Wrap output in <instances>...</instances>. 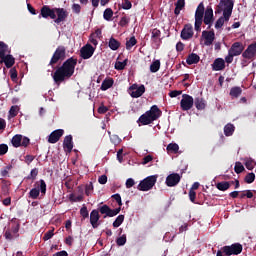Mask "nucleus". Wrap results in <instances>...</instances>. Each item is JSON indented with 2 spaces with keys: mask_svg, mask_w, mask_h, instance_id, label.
Masks as SVG:
<instances>
[{
  "mask_svg": "<svg viewBox=\"0 0 256 256\" xmlns=\"http://www.w3.org/2000/svg\"><path fill=\"white\" fill-rule=\"evenodd\" d=\"M75 67H77V58L70 57L64 61L52 74L54 83L61 85V83L69 81L71 76L75 74Z\"/></svg>",
  "mask_w": 256,
  "mask_h": 256,
  "instance_id": "f257e3e1",
  "label": "nucleus"
},
{
  "mask_svg": "<svg viewBox=\"0 0 256 256\" xmlns=\"http://www.w3.org/2000/svg\"><path fill=\"white\" fill-rule=\"evenodd\" d=\"M194 17V29L197 31V33L201 32V26L203 23L208 25L207 29H211L213 22L215 21V17L213 16V8L211 6H207L205 9V4L203 2H200L197 6Z\"/></svg>",
  "mask_w": 256,
  "mask_h": 256,
  "instance_id": "f03ea898",
  "label": "nucleus"
},
{
  "mask_svg": "<svg viewBox=\"0 0 256 256\" xmlns=\"http://www.w3.org/2000/svg\"><path fill=\"white\" fill-rule=\"evenodd\" d=\"M99 213L104 215V219H107V217H115L121 213V207L111 209L107 204H104L103 206H100L98 210H92L90 213V225H92L93 229H97V227H99V219H101Z\"/></svg>",
  "mask_w": 256,
  "mask_h": 256,
  "instance_id": "7ed1b4c3",
  "label": "nucleus"
},
{
  "mask_svg": "<svg viewBox=\"0 0 256 256\" xmlns=\"http://www.w3.org/2000/svg\"><path fill=\"white\" fill-rule=\"evenodd\" d=\"M40 16L43 19H53L56 25H60L67 19V10L65 8H50L47 5L42 6Z\"/></svg>",
  "mask_w": 256,
  "mask_h": 256,
  "instance_id": "20e7f679",
  "label": "nucleus"
},
{
  "mask_svg": "<svg viewBox=\"0 0 256 256\" xmlns=\"http://www.w3.org/2000/svg\"><path fill=\"white\" fill-rule=\"evenodd\" d=\"M243 253V245L240 243H234L229 246H224L217 251L216 256H231L241 255Z\"/></svg>",
  "mask_w": 256,
  "mask_h": 256,
  "instance_id": "39448f33",
  "label": "nucleus"
},
{
  "mask_svg": "<svg viewBox=\"0 0 256 256\" xmlns=\"http://www.w3.org/2000/svg\"><path fill=\"white\" fill-rule=\"evenodd\" d=\"M36 188H32L29 192V199H38L39 195H45L47 193V183L41 179L35 183ZM38 187V188H37Z\"/></svg>",
  "mask_w": 256,
  "mask_h": 256,
  "instance_id": "423d86ee",
  "label": "nucleus"
},
{
  "mask_svg": "<svg viewBox=\"0 0 256 256\" xmlns=\"http://www.w3.org/2000/svg\"><path fill=\"white\" fill-rule=\"evenodd\" d=\"M155 183H157V175L148 176L140 181L137 189L138 191H151L155 187Z\"/></svg>",
  "mask_w": 256,
  "mask_h": 256,
  "instance_id": "0eeeda50",
  "label": "nucleus"
},
{
  "mask_svg": "<svg viewBox=\"0 0 256 256\" xmlns=\"http://www.w3.org/2000/svg\"><path fill=\"white\" fill-rule=\"evenodd\" d=\"M66 55L67 49L65 46H58L50 59L49 65L53 67V65H57L59 61H65Z\"/></svg>",
  "mask_w": 256,
  "mask_h": 256,
  "instance_id": "6e6552de",
  "label": "nucleus"
},
{
  "mask_svg": "<svg viewBox=\"0 0 256 256\" xmlns=\"http://www.w3.org/2000/svg\"><path fill=\"white\" fill-rule=\"evenodd\" d=\"M129 95L133 98V99H139V97L143 96V93H145V85H138V84H132L129 87Z\"/></svg>",
  "mask_w": 256,
  "mask_h": 256,
  "instance_id": "1a4fd4ad",
  "label": "nucleus"
},
{
  "mask_svg": "<svg viewBox=\"0 0 256 256\" xmlns=\"http://www.w3.org/2000/svg\"><path fill=\"white\" fill-rule=\"evenodd\" d=\"M193 105H194L193 96L188 94H183L182 99L180 101V107L182 111H189L193 109Z\"/></svg>",
  "mask_w": 256,
  "mask_h": 256,
  "instance_id": "9d476101",
  "label": "nucleus"
},
{
  "mask_svg": "<svg viewBox=\"0 0 256 256\" xmlns=\"http://www.w3.org/2000/svg\"><path fill=\"white\" fill-rule=\"evenodd\" d=\"M19 229H21V224L17 223L16 225L12 226L10 230H6L4 233L5 239H7V241H13V239H18Z\"/></svg>",
  "mask_w": 256,
  "mask_h": 256,
  "instance_id": "9b49d317",
  "label": "nucleus"
},
{
  "mask_svg": "<svg viewBox=\"0 0 256 256\" xmlns=\"http://www.w3.org/2000/svg\"><path fill=\"white\" fill-rule=\"evenodd\" d=\"M95 53V47L91 44H86L80 49V57L82 59H91Z\"/></svg>",
  "mask_w": 256,
  "mask_h": 256,
  "instance_id": "f8f14e48",
  "label": "nucleus"
},
{
  "mask_svg": "<svg viewBox=\"0 0 256 256\" xmlns=\"http://www.w3.org/2000/svg\"><path fill=\"white\" fill-rule=\"evenodd\" d=\"M202 39H204V45H206V47H211L213 41H215V30H204L202 32Z\"/></svg>",
  "mask_w": 256,
  "mask_h": 256,
  "instance_id": "ddd939ff",
  "label": "nucleus"
},
{
  "mask_svg": "<svg viewBox=\"0 0 256 256\" xmlns=\"http://www.w3.org/2000/svg\"><path fill=\"white\" fill-rule=\"evenodd\" d=\"M193 25L186 24L181 31L180 37L183 41H189V39H193Z\"/></svg>",
  "mask_w": 256,
  "mask_h": 256,
  "instance_id": "4468645a",
  "label": "nucleus"
},
{
  "mask_svg": "<svg viewBox=\"0 0 256 256\" xmlns=\"http://www.w3.org/2000/svg\"><path fill=\"white\" fill-rule=\"evenodd\" d=\"M223 10V16H221L215 23V29H221L223 25H225V21L228 22L229 19H231V15H233V10H230V14H225L227 13V8H222Z\"/></svg>",
  "mask_w": 256,
  "mask_h": 256,
  "instance_id": "2eb2a0df",
  "label": "nucleus"
},
{
  "mask_svg": "<svg viewBox=\"0 0 256 256\" xmlns=\"http://www.w3.org/2000/svg\"><path fill=\"white\" fill-rule=\"evenodd\" d=\"M180 181H181V175H179L178 173H172L166 177L167 187H175L179 185Z\"/></svg>",
  "mask_w": 256,
  "mask_h": 256,
  "instance_id": "dca6fc26",
  "label": "nucleus"
},
{
  "mask_svg": "<svg viewBox=\"0 0 256 256\" xmlns=\"http://www.w3.org/2000/svg\"><path fill=\"white\" fill-rule=\"evenodd\" d=\"M234 57H239L245 51V46L241 42H234L228 50Z\"/></svg>",
  "mask_w": 256,
  "mask_h": 256,
  "instance_id": "f3484780",
  "label": "nucleus"
},
{
  "mask_svg": "<svg viewBox=\"0 0 256 256\" xmlns=\"http://www.w3.org/2000/svg\"><path fill=\"white\" fill-rule=\"evenodd\" d=\"M146 114L152 119V121H157V119L163 115V112L159 109V106L153 105L150 110L146 111Z\"/></svg>",
  "mask_w": 256,
  "mask_h": 256,
  "instance_id": "a211bd4d",
  "label": "nucleus"
},
{
  "mask_svg": "<svg viewBox=\"0 0 256 256\" xmlns=\"http://www.w3.org/2000/svg\"><path fill=\"white\" fill-rule=\"evenodd\" d=\"M244 59H253L256 57V42L250 44L247 49L242 53Z\"/></svg>",
  "mask_w": 256,
  "mask_h": 256,
  "instance_id": "6ab92c4d",
  "label": "nucleus"
},
{
  "mask_svg": "<svg viewBox=\"0 0 256 256\" xmlns=\"http://www.w3.org/2000/svg\"><path fill=\"white\" fill-rule=\"evenodd\" d=\"M65 135V130L63 129H57L51 132V134L48 137V143L55 144L61 139V136Z\"/></svg>",
  "mask_w": 256,
  "mask_h": 256,
  "instance_id": "aec40b11",
  "label": "nucleus"
},
{
  "mask_svg": "<svg viewBox=\"0 0 256 256\" xmlns=\"http://www.w3.org/2000/svg\"><path fill=\"white\" fill-rule=\"evenodd\" d=\"M235 3L233 0H220V3L218 5L219 9H226L225 15L229 16L231 11H233V6Z\"/></svg>",
  "mask_w": 256,
  "mask_h": 256,
  "instance_id": "412c9836",
  "label": "nucleus"
},
{
  "mask_svg": "<svg viewBox=\"0 0 256 256\" xmlns=\"http://www.w3.org/2000/svg\"><path fill=\"white\" fill-rule=\"evenodd\" d=\"M0 59H2L1 63H4L7 69H11V67L15 65V57H13V55L11 54H8V55L4 54V57H0Z\"/></svg>",
  "mask_w": 256,
  "mask_h": 256,
  "instance_id": "4be33fe9",
  "label": "nucleus"
},
{
  "mask_svg": "<svg viewBox=\"0 0 256 256\" xmlns=\"http://www.w3.org/2000/svg\"><path fill=\"white\" fill-rule=\"evenodd\" d=\"M63 147L67 153H71L73 151V136L72 135H68L64 138Z\"/></svg>",
  "mask_w": 256,
  "mask_h": 256,
  "instance_id": "5701e85b",
  "label": "nucleus"
},
{
  "mask_svg": "<svg viewBox=\"0 0 256 256\" xmlns=\"http://www.w3.org/2000/svg\"><path fill=\"white\" fill-rule=\"evenodd\" d=\"M213 71H223L225 69V60L223 58H217L212 64Z\"/></svg>",
  "mask_w": 256,
  "mask_h": 256,
  "instance_id": "b1692460",
  "label": "nucleus"
},
{
  "mask_svg": "<svg viewBox=\"0 0 256 256\" xmlns=\"http://www.w3.org/2000/svg\"><path fill=\"white\" fill-rule=\"evenodd\" d=\"M137 123H140L141 125H151V123H153V119H151L147 112H145L139 117Z\"/></svg>",
  "mask_w": 256,
  "mask_h": 256,
  "instance_id": "393cba45",
  "label": "nucleus"
},
{
  "mask_svg": "<svg viewBox=\"0 0 256 256\" xmlns=\"http://www.w3.org/2000/svg\"><path fill=\"white\" fill-rule=\"evenodd\" d=\"M200 57L199 55L195 54V53H191L190 55H188L187 59H186V63L187 65H197V63H199L200 61Z\"/></svg>",
  "mask_w": 256,
  "mask_h": 256,
  "instance_id": "a878e982",
  "label": "nucleus"
},
{
  "mask_svg": "<svg viewBox=\"0 0 256 256\" xmlns=\"http://www.w3.org/2000/svg\"><path fill=\"white\" fill-rule=\"evenodd\" d=\"M113 83H115L113 78H108V79L103 80L101 87H100L101 91H107L108 89H111V87H113Z\"/></svg>",
  "mask_w": 256,
  "mask_h": 256,
  "instance_id": "bb28decb",
  "label": "nucleus"
},
{
  "mask_svg": "<svg viewBox=\"0 0 256 256\" xmlns=\"http://www.w3.org/2000/svg\"><path fill=\"white\" fill-rule=\"evenodd\" d=\"M108 47L112 50V51H117V49H119L121 47V42H119L117 39H115L114 37H111L109 39L108 42Z\"/></svg>",
  "mask_w": 256,
  "mask_h": 256,
  "instance_id": "cd10ccee",
  "label": "nucleus"
},
{
  "mask_svg": "<svg viewBox=\"0 0 256 256\" xmlns=\"http://www.w3.org/2000/svg\"><path fill=\"white\" fill-rule=\"evenodd\" d=\"M194 105H195L196 109H198V111H203V109H205V107H206L205 99H203L201 97H196L194 100Z\"/></svg>",
  "mask_w": 256,
  "mask_h": 256,
  "instance_id": "c85d7f7f",
  "label": "nucleus"
},
{
  "mask_svg": "<svg viewBox=\"0 0 256 256\" xmlns=\"http://www.w3.org/2000/svg\"><path fill=\"white\" fill-rule=\"evenodd\" d=\"M242 93L243 89H241V87L239 86H235L230 89V96L232 97V99H237L241 96Z\"/></svg>",
  "mask_w": 256,
  "mask_h": 256,
  "instance_id": "c756f323",
  "label": "nucleus"
},
{
  "mask_svg": "<svg viewBox=\"0 0 256 256\" xmlns=\"http://www.w3.org/2000/svg\"><path fill=\"white\" fill-rule=\"evenodd\" d=\"M161 40V30L154 28L151 30V41L153 43H157L158 41Z\"/></svg>",
  "mask_w": 256,
  "mask_h": 256,
  "instance_id": "7c9ffc66",
  "label": "nucleus"
},
{
  "mask_svg": "<svg viewBox=\"0 0 256 256\" xmlns=\"http://www.w3.org/2000/svg\"><path fill=\"white\" fill-rule=\"evenodd\" d=\"M235 133V126L231 123H228L224 126V135L226 137H231Z\"/></svg>",
  "mask_w": 256,
  "mask_h": 256,
  "instance_id": "2f4dec72",
  "label": "nucleus"
},
{
  "mask_svg": "<svg viewBox=\"0 0 256 256\" xmlns=\"http://www.w3.org/2000/svg\"><path fill=\"white\" fill-rule=\"evenodd\" d=\"M21 141H23V135L21 134H16L15 136H13L11 143L13 145V147H21Z\"/></svg>",
  "mask_w": 256,
  "mask_h": 256,
  "instance_id": "473e14b6",
  "label": "nucleus"
},
{
  "mask_svg": "<svg viewBox=\"0 0 256 256\" xmlns=\"http://www.w3.org/2000/svg\"><path fill=\"white\" fill-rule=\"evenodd\" d=\"M127 63H129V59H125L124 61H117L115 63V69L116 71H123V69H125V67H127Z\"/></svg>",
  "mask_w": 256,
  "mask_h": 256,
  "instance_id": "72a5a7b5",
  "label": "nucleus"
},
{
  "mask_svg": "<svg viewBox=\"0 0 256 256\" xmlns=\"http://www.w3.org/2000/svg\"><path fill=\"white\" fill-rule=\"evenodd\" d=\"M168 153H179V144L177 143H170L167 146Z\"/></svg>",
  "mask_w": 256,
  "mask_h": 256,
  "instance_id": "f704fd0d",
  "label": "nucleus"
},
{
  "mask_svg": "<svg viewBox=\"0 0 256 256\" xmlns=\"http://www.w3.org/2000/svg\"><path fill=\"white\" fill-rule=\"evenodd\" d=\"M137 43V39L135 36H132L129 40L126 41V49L127 51H131L133 47H135V44Z\"/></svg>",
  "mask_w": 256,
  "mask_h": 256,
  "instance_id": "c9c22d12",
  "label": "nucleus"
},
{
  "mask_svg": "<svg viewBox=\"0 0 256 256\" xmlns=\"http://www.w3.org/2000/svg\"><path fill=\"white\" fill-rule=\"evenodd\" d=\"M161 69V61L155 60L151 65H150V71L151 73H157Z\"/></svg>",
  "mask_w": 256,
  "mask_h": 256,
  "instance_id": "e433bc0d",
  "label": "nucleus"
},
{
  "mask_svg": "<svg viewBox=\"0 0 256 256\" xmlns=\"http://www.w3.org/2000/svg\"><path fill=\"white\" fill-rule=\"evenodd\" d=\"M112 17H113V9L106 8L103 13V18L105 19V21H111Z\"/></svg>",
  "mask_w": 256,
  "mask_h": 256,
  "instance_id": "4c0bfd02",
  "label": "nucleus"
},
{
  "mask_svg": "<svg viewBox=\"0 0 256 256\" xmlns=\"http://www.w3.org/2000/svg\"><path fill=\"white\" fill-rule=\"evenodd\" d=\"M216 188L218 189V191H227L229 189V184L227 183V181L218 182L216 184Z\"/></svg>",
  "mask_w": 256,
  "mask_h": 256,
  "instance_id": "58836bf2",
  "label": "nucleus"
},
{
  "mask_svg": "<svg viewBox=\"0 0 256 256\" xmlns=\"http://www.w3.org/2000/svg\"><path fill=\"white\" fill-rule=\"evenodd\" d=\"M80 215L82 217V221L89 219V210H87V206L83 205L80 209Z\"/></svg>",
  "mask_w": 256,
  "mask_h": 256,
  "instance_id": "ea45409f",
  "label": "nucleus"
},
{
  "mask_svg": "<svg viewBox=\"0 0 256 256\" xmlns=\"http://www.w3.org/2000/svg\"><path fill=\"white\" fill-rule=\"evenodd\" d=\"M123 221H125V215L121 214L113 222V227L115 228L121 227V225L123 224Z\"/></svg>",
  "mask_w": 256,
  "mask_h": 256,
  "instance_id": "a19ab883",
  "label": "nucleus"
},
{
  "mask_svg": "<svg viewBox=\"0 0 256 256\" xmlns=\"http://www.w3.org/2000/svg\"><path fill=\"white\" fill-rule=\"evenodd\" d=\"M38 175H39V169L34 168L31 170L30 174L26 177V179L35 181V179H37Z\"/></svg>",
  "mask_w": 256,
  "mask_h": 256,
  "instance_id": "79ce46f5",
  "label": "nucleus"
},
{
  "mask_svg": "<svg viewBox=\"0 0 256 256\" xmlns=\"http://www.w3.org/2000/svg\"><path fill=\"white\" fill-rule=\"evenodd\" d=\"M234 171L239 175L240 173H243L245 171V166L241 162H236L234 166Z\"/></svg>",
  "mask_w": 256,
  "mask_h": 256,
  "instance_id": "37998d69",
  "label": "nucleus"
},
{
  "mask_svg": "<svg viewBox=\"0 0 256 256\" xmlns=\"http://www.w3.org/2000/svg\"><path fill=\"white\" fill-rule=\"evenodd\" d=\"M9 115L10 117H17V115H19V106L17 105L11 106L9 110Z\"/></svg>",
  "mask_w": 256,
  "mask_h": 256,
  "instance_id": "c03bdc74",
  "label": "nucleus"
},
{
  "mask_svg": "<svg viewBox=\"0 0 256 256\" xmlns=\"http://www.w3.org/2000/svg\"><path fill=\"white\" fill-rule=\"evenodd\" d=\"M55 228L48 230L44 236H43V241H49V239L53 238V235H55Z\"/></svg>",
  "mask_w": 256,
  "mask_h": 256,
  "instance_id": "a18cd8bd",
  "label": "nucleus"
},
{
  "mask_svg": "<svg viewBox=\"0 0 256 256\" xmlns=\"http://www.w3.org/2000/svg\"><path fill=\"white\" fill-rule=\"evenodd\" d=\"M245 183L251 184L255 181V173H248L244 178Z\"/></svg>",
  "mask_w": 256,
  "mask_h": 256,
  "instance_id": "49530a36",
  "label": "nucleus"
},
{
  "mask_svg": "<svg viewBox=\"0 0 256 256\" xmlns=\"http://www.w3.org/2000/svg\"><path fill=\"white\" fill-rule=\"evenodd\" d=\"M255 165H256L255 161L251 159L245 162V167L246 169H248V171H253V169H255Z\"/></svg>",
  "mask_w": 256,
  "mask_h": 256,
  "instance_id": "de8ad7c7",
  "label": "nucleus"
},
{
  "mask_svg": "<svg viewBox=\"0 0 256 256\" xmlns=\"http://www.w3.org/2000/svg\"><path fill=\"white\" fill-rule=\"evenodd\" d=\"M125 243H127V236H125V235H122L116 239V244L119 247H123V245H125Z\"/></svg>",
  "mask_w": 256,
  "mask_h": 256,
  "instance_id": "09e8293b",
  "label": "nucleus"
},
{
  "mask_svg": "<svg viewBox=\"0 0 256 256\" xmlns=\"http://www.w3.org/2000/svg\"><path fill=\"white\" fill-rule=\"evenodd\" d=\"M93 193V182H89L85 186V195L89 197Z\"/></svg>",
  "mask_w": 256,
  "mask_h": 256,
  "instance_id": "8fccbe9b",
  "label": "nucleus"
},
{
  "mask_svg": "<svg viewBox=\"0 0 256 256\" xmlns=\"http://www.w3.org/2000/svg\"><path fill=\"white\" fill-rule=\"evenodd\" d=\"M9 46L5 44V42H0V57H4V55L7 53V49Z\"/></svg>",
  "mask_w": 256,
  "mask_h": 256,
  "instance_id": "3c124183",
  "label": "nucleus"
},
{
  "mask_svg": "<svg viewBox=\"0 0 256 256\" xmlns=\"http://www.w3.org/2000/svg\"><path fill=\"white\" fill-rule=\"evenodd\" d=\"M8 151L9 146L7 144H0V157H3V155H7Z\"/></svg>",
  "mask_w": 256,
  "mask_h": 256,
  "instance_id": "603ef678",
  "label": "nucleus"
},
{
  "mask_svg": "<svg viewBox=\"0 0 256 256\" xmlns=\"http://www.w3.org/2000/svg\"><path fill=\"white\" fill-rule=\"evenodd\" d=\"M9 73H10V78L12 79V81H15V79H17V69L15 67L11 68Z\"/></svg>",
  "mask_w": 256,
  "mask_h": 256,
  "instance_id": "864d4df0",
  "label": "nucleus"
},
{
  "mask_svg": "<svg viewBox=\"0 0 256 256\" xmlns=\"http://www.w3.org/2000/svg\"><path fill=\"white\" fill-rule=\"evenodd\" d=\"M175 7L181 10L185 9V0H177Z\"/></svg>",
  "mask_w": 256,
  "mask_h": 256,
  "instance_id": "5fc2aeb1",
  "label": "nucleus"
},
{
  "mask_svg": "<svg viewBox=\"0 0 256 256\" xmlns=\"http://www.w3.org/2000/svg\"><path fill=\"white\" fill-rule=\"evenodd\" d=\"M133 7V4L129 0H124V3L122 4V9L129 10Z\"/></svg>",
  "mask_w": 256,
  "mask_h": 256,
  "instance_id": "6e6d98bb",
  "label": "nucleus"
},
{
  "mask_svg": "<svg viewBox=\"0 0 256 256\" xmlns=\"http://www.w3.org/2000/svg\"><path fill=\"white\" fill-rule=\"evenodd\" d=\"M72 11H73V13H76V15H79V13H81V5L73 4Z\"/></svg>",
  "mask_w": 256,
  "mask_h": 256,
  "instance_id": "4d7b16f0",
  "label": "nucleus"
},
{
  "mask_svg": "<svg viewBox=\"0 0 256 256\" xmlns=\"http://www.w3.org/2000/svg\"><path fill=\"white\" fill-rule=\"evenodd\" d=\"M135 185V180L133 178H128L126 180V189H131Z\"/></svg>",
  "mask_w": 256,
  "mask_h": 256,
  "instance_id": "13d9d810",
  "label": "nucleus"
},
{
  "mask_svg": "<svg viewBox=\"0 0 256 256\" xmlns=\"http://www.w3.org/2000/svg\"><path fill=\"white\" fill-rule=\"evenodd\" d=\"M196 197H197V193H196L193 189H191V190L189 191V199H190V201H191L192 203H195Z\"/></svg>",
  "mask_w": 256,
  "mask_h": 256,
  "instance_id": "bf43d9fd",
  "label": "nucleus"
},
{
  "mask_svg": "<svg viewBox=\"0 0 256 256\" xmlns=\"http://www.w3.org/2000/svg\"><path fill=\"white\" fill-rule=\"evenodd\" d=\"M120 27H126V25H129V19L127 17H122L119 22Z\"/></svg>",
  "mask_w": 256,
  "mask_h": 256,
  "instance_id": "052dcab7",
  "label": "nucleus"
},
{
  "mask_svg": "<svg viewBox=\"0 0 256 256\" xmlns=\"http://www.w3.org/2000/svg\"><path fill=\"white\" fill-rule=\"evenodd\" d=\"M151 161H153V156L147 155L143 158L142 165H147V163H151Z\"/></svg>",
  "mask_w": 256,
  "mask_h": 256,
  "instance_id": "680f3d73",
  "label": "nucleus"
},
{
  "mask_svg": "<svg viewBox=\"0 0 256 256\" xmlns=\"http://www.w3.org/2000/svg\"><path fill=\"white\" fill-rule=\"evenodd\" d=\"M112 198L115 199V201L118 203L119 207H121L123 205V202L121 201L120 194H114V195H112Z\"/></svg>",
  "mask_w": 256,
  "mask_h": 256,
  "instance_id": "e2e57ef3",
  "label": "nucleus"
},
{
  "mask_svg": "<svg viewBox=\"0 0 256 256\" xmlns=\"http://www.w3.org/2000/svg\"><path fill=\"white\" fill-rule=\"evenodd\" d=\"M233 57H235L234 54L228 51V55L225 57L226 63L228 64L233 63Z\"/></svg>",
  "mask_w": 256,
  "mask_h": 256,
  "instance_id": "0e129e2a",
  "label": "nucleus"
},
{
  "mask_svg": "<svg viewBox=\"0 0 256 256\" xmlns=\"http://www.w3.org/2000/svg\"><path fill=\"white\" fill-rule=\"evenodd\" d=\"M29 143H30V140L28 137H22L21 147H28Z\"/></svg>",
  "mask_w": 256,
  "mask_h": 256,
  "instance_id": "69168bd1",
  "label": "nucleus"
},
{
  "mask_svg": "<svg viewBox=\"0 0 256 256\" xmlns=\"http://www.w3.org/2000/svg\"><path fill=\"white\" fill-rule=\"evenodd\" d=\"M183 49H185V44H183V42H178L176 44V51L178 53H181V51H183Z\"/></svg>",
  "mask_w": 256,
  "mask_h": 256,
  "instance_id": "338daca9",
  "label": "nucleus"
},
{
  "mask_svg": "<svg viewBox=\"0 0 256 256\" xmlns=\"http://www.w3.org/2000/svg\"><path fill=\"white\" fill-rule=\"evenodd\" d=\"M98 182L100 183V185H105V183H107V175H102L98 178Z\"/></svg>",
  "mask_w": 256,
  "mask_h": 256,
  "instance_id": "774afa93",
  "label": "nucleus"
}]
</instances>
